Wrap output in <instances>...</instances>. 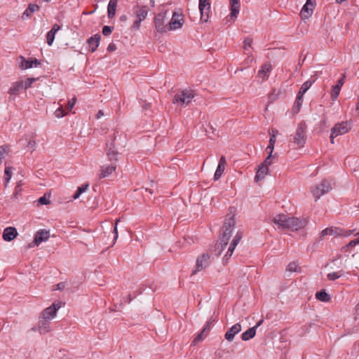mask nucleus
Masks as SVG:
<instances>
[{
  "mask_svg": "<svg viewBox=\"0 0 359 359\" xmlns=\"http://www.w3.org/2000/svg\"><path fill=\"white\" fill-rule=\"evenodd\" d=\"M273 221L278 227L292 231L304 228L309 222L306 218L299 219L294 217H288L284 214L277 215Z\"/></svg>",
  "mask_w": 359,
  "mask_h": 359,
  "instance_id": "obj_1",
  "label": "nucleus"
},
{
  "mask_svg": "<svg viewBox=\"0 0 359 359\" xmlns=\"http://www.w3.org/2000/svg\"><path fill=\"white\" fill-rule=\"evenodd\" d=\"M236 224L234 215H228L222 226V237L216 244V249L218 250L217 255H220L224 249L226 247Z\"/></svg>",
  "mask_w": 359,
  "mask_h": 359,
  "instance_id": "obj_2",
  "label": "nucleus"
},
{
  "mask_svg": "<svg viewBox=\"0 0 359 359\" xmlns=\"http://www.w3.org/2000/svg\"><path fill=\"white\" fill-rule=\"evenodd\" d=\"M306 124L305 122H300L297 125L295 133L290 135V142L295 144L297 147H303L306 140Z\"/></svg>",
  "mask_w": 359,
  "mask_h": 359,
  "instance_id": "obj_3",
  "label": "nucleus"
},
{
  "mask_svg": "<svg viewBox=\"0 0 359 359\" xmlns=\"http://www.w3.org/2000/svg\"><path fill=\"white\" fill-rule=\"evenodd\" d=\"M194 97V92L191 89H184L177 92L173 99V103L188 105Z\"/></svg>",
  "mask_w": 359,
  "mask_h": 359,
  "instance_id": "obj_4",
  "label": "nucleus"
},
{
  "mask_svg": "<svg viewBox=\"0 0 359 359\" xmlns=\"http://www.w3.org/2000/svg\"><path fill=\"white\" fill-rule=\"evenodd\" d=\"M351 128V123L350 121H342L336 123L331 129L330 142L334 144V139L337 136L347 133Z\"/></svg>",
  "mask_w": 359,
  "mask_h": 359,
  "instance_id": "obj_5",
  "label": "nucleus"
},
{
  "mask_svg": "<svg viewBox=\"0 0 359 359\" xmlns=\"http://www.w3.org/2000/svg\"><path fill=\"white\" fill-rule=\"evenodd\" d=\"M167 13V11L161 12L154 18V27L157 32L163 34L168 31V25L165 24Z\"/></svg>",
  "mask_w": 359,
  "mask_h": 359,
  "instance_id": "obj_6",
  "label": "nucleus"
},
{
  "mask_svg": "<svg viewBox=\"0 0 359 359\" xmlns=\"http://www.w3.org/2000/svg\"><path fill=\"white\" fill-rule=\"evenodd\" d=\"M332 189V187L330 183L326 180H323L318 185L315 187L311 188V191L313 194V196L315 197L316 201H317L320 196L329 192Z\"/></svg>",
  "mask_w": 359,
  "mask_h": 359,
  "instance_id": "obj_7",
  "label": "nucleus"
},
{
  "mask_svg": "<svg viewBox=\"0 0 359 359\" xmlns=\"http://www.w3.org/2000/svg\"><path fill=\"white\" fill-rule=\"evenodd\" d=\"M111 142H106V155L110 161H117L118 152L116 150L114 141L116 138V133H114L113 135L110 137Z\"/></svg>",
  "mask_w": 359,
  "mask_h": 359,
  "instance_id": "obj_8",
  "label": "nucleus"
},
{
  "mask_svg": "<svg viewBox=\"0 0 359 359\" xmlns=\"http://www.w3.org/2000/svg\"><path fill=\"white\" fill-rule=\"evenodd\" d=\"M64 305L65 303L62 302H55L43 311L41 316L51 321L56 316L57 311Z\"/></svg>",
  "mask_w": 359,
  "mask_h": 359,
  "instance_id": "obj_9",
  "label": "nucleus"
},
{
  "mask_svg": "<svg viewBox=\"0 0 359 359\" xmlns=\"http://www.w3.org/2000/svg\"><path fill=\"white\" fill-rule=\"evenodd\" d=\"M184 23L182 13L175 11L172 13V18L168 23V30H176L181 28Z\"/></svg>",
  "mask_w": 359,
  "mask_h": 359,
  "instance_id": "obj_10",
  "label": "nucleus"
},
{
  "mask_svg": "<svg viewBox=\"0 0 359 359\" xmlns=\"http://www.w3.org/2000/svg\"><path fill=\"white\" fill-rule=\"evenodd\" d=\"M210 264V255L208 253H203L196 259L195 270L192 275L206 269Z\"/></svg>",
  "mask_w": 359,
  "mask_h": 359,
  "instance_id": "obj_11",
  "label": "nucleus"
},
{
  "mask_svg": "<svg viewBox=\"0 0 359 359\" xmlns=\"http://www.w3.org/2000/svg\"><path fill=\"white\" fill-rule=\"evenodd\" d=\"M198 8L201 13V20L203 22H208L210 11V3L209 0H199Z\"/></svg>",
  "mask_w": 359,
  "mask_h": 359,
  "instance_id": "obj_12",
  "label": "nucleus"
},
{
  "mask_svg": "<svg viewBox=\"0 0 359 359\" xmlns=\"http://www.w3.org/2000/svg\"><path fill=\"white\" fill-rule=\"evenodd\" d=\"M242 237H243V233L241 231H238L236 233V234L235 235L231 244L229 245L228 250L224 255V259L226 260H228L231 257L236 245L238 244V243L241 240Z\"/></svg>",
  "mask_w": 359,
  "mask_h": 359,
  "instance_id": "obj_13",
  "label": "nucleus"
},
{
  "mask_svg": "<svg viewBox=\"0 0 359 359\" xmlns=\"http://www.w3.org/2000/svg\"><path fill=\"white\" fill-rule=\"evenodd\" d=\"M215 321L212 318L209 319V320L206 323L205 325L201 330V332L195 337L193 341V344L196 345L198 342L203 340V339L208 334L209 331L210 330L211 324Z\"/></svg>",
  "mask_w": 359,
  "mask_h": 359,
  "instance_id": "obj_14",
  "label": "nucleus"
},
{
  "mask_svg": "<svg viewBox=\"0 0 359 359\" xmlns=\"http://www.w3.org/2000/svg\"><path fill=\"white\" fill-rule=\"evenodd\" d=\"M242 327L240 323H236L231 327L225 333L224 338L228 341H232L236 334L241 331Z\"/></svg>",
  "mask_w": 359,
  "mask_h": 359,
  "instance_id": "obj_15",
  "label": "nucleus"
},
{
  "mask_svg": "<svg viewBox=\"0 0 359 359\" xmlns=\"http://www.w3.org/2000/svg\"><path fill=\"white\" fill-rule=\"evenodd\" d=\"M49 231L41 229L36 233L33 243L34 245L38 246L42 242L47 241L49 238Z\"/></svg>",
  "mask_w": 359,
  "mask_h": 359,
  "instance_id": "obj_16",
  "label": "nucleus"
},
{
  "mask_svg": "<svg viewBox=\"0 0 359 359\" xmlns=\"http://www.w3.org/2000/svg\"><path fill=\"white\" fill-rule=\"evenodd\" d=\"M18 235V233L15 227L8 226L4 229L2 237L5 241L10 242L14 240Z\"/></svg>",
  "mask_w": 359,
  "mask_h": 359,
  "instance_id": "obj_17",
  "label": "nucleus"
},
{
  "mask_svg": "<svg viewBox=\"0 0 359 359\" xmlns=\"http://www.w3.org/2000/svg\"><path fill=\"white\" fill-rule=\"evenodd\" d=\"M38 331L40 334H46L50 331V320L40 316L38 323Z\"/></svg>",
  "mask_w": 359,
  "mask_h": 359,
  "instance_id": "obj_18",
  "label": "nucleus"
},
{
  "mask_svg": "<svg viewBox=\"0 0 359 359\" xmlns=\"http://www.w3.org/2000/svg\"><path fill=\"white\" fill-rule=\"evenodd\" d=\"M271 65L269 63H265L262 67L261 69L258 71L257 76L259 78L262 79V81H265L268 79L269 77L270 73L271 72Z\"/></svg>",
  "mask_w": 359,
  "mask_h": 359,
  "instance_id": "obj_19",
  "label": "nucleus"
},
{
  "mask_svg": "<svg viewBox=\"0 0 359 359\" xmlns=\"http://www.w3.org/2000/svg\"><path fill=\"white\" fill-rule=\"evenodd\" d=\"M116 169V165L111 163L108 165H102L100 168V178H104L111 175Z\"/></svg>",
  "mask_w": 359,
  "mask_h": 359,
  "instance_id": "obj_20",
  "label": "nucleus"
},
{
  "mask_svg": "<svg viewBox=\"0 0 359 359\" xmlns=\"http://www.w3.org/2000/svg\"><path fill=\"white\" fill-rule=\"evenodd\" d=\"M341 230H340L339 229H338L337 227L326 228L320 232V239L323 240L327 236H335L341 235Z\"/></svg>",
  "mask_w": 359,
  "mask_h": 359,
  "instance_id": "obj_21",
  "label": "nucleus"
},
{
  "mask_svg": "<svg viewBox=\"0 0 359 359\" xmlns=\"http://www.w3.org/2000/svg\"><path fill=\"white\" fill-rule=\"evenodd\" d=\"M226 163V162L225 157L224 156H221L219 161L218 166L215 172V175H214L215 180H217L222 176V173L224 171Z\"/></svg>",
  "mask_w": 359,
  "mask_h": 359,
  "instance_id": "obj_22",
  "label": "nucleus"
},
{
  "mask_svg": "<svg viewBox=\"0 0 359 359\" xmlns=\"http://www.w3.org/2000/svg\"><path fill=\"white\" fill-rule=\"evenodd\" d=\"M101 36L99 34H96L94 36L90 37L88 39V43L92 53L95 52L99 46Z\"/></svg>",
  "mask_w": 359,
  "mask_h": 359,
  "instance_id": "obj_23",
  "label": "nucleus"
},
{
  "mask_svg": "<svg viewBox=\"0 0 359 359\" xmlns=\"http://www.w3.org/2000/svg\"><path fill=\"white\" fill-rule=\"evenodd\" d=\"M269 172V168L264 166V165H259L255 177V181L256 182L262 180L265 176L267 175Z\"/></svg>",
  "mask_w": 359,
  "mask_h": 359,
  "instance_id": "obj_24",
  "label": "nucleus"
},
{
  "mask_svg": "<svg viewBox=\"0 0 359 359\" xmlns=\"http://www.w3.org/2000/svg\"><path fill=\"white\" fill-rule=\"evenodd\" d=\"M231 13L230 16L231 18H237V15L240 10V0H230Z\"/></svg>",
  "mask_w": 359,
  "mask_h": 359,
  "instance_id": "obj_25",
  "label": "nucleus"
},
{
  "mask_svg": "<svg viewBox=\"0 0 359 359\" xmlns=\"http://www.w3.org/2000/svg\"><path fill=\"white\" fill-rule=\"evenodd\" d=\"M60 29V26L55 24L52 29L47 33L46 39H47V43L49 46H51L54 41L55 39V35L57 31Z\"/></svg>",
  "mask_w": 359,
  "mask_h": 359,
  "instance_id": "obj_26",
  "label": "nucleus"
},
{
  "mask_svg": "<svg viewBox=\"0 0 359 359\" xmlns=\"http://www.w3.org/2000/svg\"><path fill=\"white\" fill-rule=\"evenodd\" d=\"M136 17L140 20H144L146 19L148 15V10L146 6H136Z\"/></svg>",
  "mask_w": 359,
  "mask_h": 359,
  "instance_id": "obj_27",
  "label": "nucleus"
},
{
  "mask_svg": "<svg viewBox=\"0 0 359 359\" xmlns=\"http://www.w3.org/2000/svg\"><path fill=\"white\" fill-rule=\"evenodd\" d=\"M314 7H311L308 4H305L301 10L300 15L303 20L308 19L311 16Z\"/></svg>",
  "mask_w": 359,
  "mask_h": 359,
  "instance_id": "obj_28",
  "label": "nucleus"
},
{
  "mask_svg": "<svg viewBox=\"0 0 359 359\" xmlns=\"http://www.w3.org/2000/svg\"><path fill=\"white\" fill-rule=\"evenodd\" d=\"M118 0H110L107 6V15L109 18H113L116 14Z\"/></svg>",
  "mask_w": 359,
  "mask_h": 359,
  "instance_id": "obj_29",
  "label": "nucleus"
},
{
  "mask_svg": "<svg viewBox=\"0 0 359 359\" xmlns=\"http://www.w3.org/2000/svg\"><path fill=\"white\" fill-rule=\"evenodd\" d=\"M41 65V61L36 58L25 59L24 58V69L37 67Z\"/></svg>",
  "mask_w": 359,
  "mask_h": 359,
  "instance_id": "obj_30",
  "label": "nucleus"
},
{
  "mask_svg": "<svg viewBox=\"0 0 359 359\" xmlns=\"http://www.w3.org/2000/svg\"><path fill=\"white\" fill-rule=\"evenodd\" d=\"M26 146L25 149L27 152L32 153L36 148V141L34 140L32 137L29 138H26Z\"/></svg>",
  "mask_w": 359,
  "mask_h": 359,
  "instance_id": "obj_31",
  "label": "nucleus"
},
{
  "mask_svg": "<svg viewBox=\"0 0 359 359\" xmlns=\"http://www.w3.org/2000/svg\"><path fill=\"white\" fill-rule=\"evenodd\" d=\"M316 298L323 302H328L331 299L330 296L324 290L317 292L316 293Z\"/></svg>",
  "mask_w": 359,
  "mask_h": 359,
  "instance_id": "obj_32",
  "label": "nucleus"
},
{
  "mask_svg": "<svg viewBox=\"0 0 359 359\" xmlns=\"http://www.w3.org/2000/svg\"><path fill=\"white\" fill-rule=\"evenodd\" d=\"M255 327H250L247 331L244 332L241 335V339L243 341H248L255 336Z\"/></svg>",
  "mask_w": 359,
  "mask_h": 359,
  "instance_id": "obj_33",
  "label": "nucleus"
},
{
  "mask_svg": "<svg viewBox=\"0 0 359 359\" xmlns=\"http://www.w3.org/2000/svg\"><path fill=\"white\" fill-rule=\"evenodd\" d=\"M22 88V81H17L9 90L11 95H15L20 93V90Z\"/></svg>",
  "mask_w": 359,
  "mask_h": 359,
  "instance_id": "obj_34",
  "label": "nucleus"
},
{
  "mask_svg": "<svg viewBox=\"0 0 359 359\" xmlns=\"http://www.w3.org/2000/svg\"><path fill=\"white\" fill-rule=\"evenodd\" d=\"M302 102L303 97L297 95L295 102L292 107V112L294 114H297L299 111Z\"/></svg>",
  "mask_w": 359,
  "mask_h": 359,
  "instance_id": "obj_35",
  "label": "nucleus"
},
{
  "mask_svg": "<svg viewBox=\"0 0 359 359\" xmlns=\"http://www.w3.org/2000/svg\"><path fill=\"white\" fill-rule=\"evenodd\" d=\"M40 7L35 4H29L28 5L27 8L24 11V15H26L27 17H31L32 13L35 11H39Z\"/></svg>",
  "mask_w": 359,
  "mask_h": 359,
  "instance_id": "obj_36",
  "label": "nucleus"
},
{
  "mask_svg": "<svg viewBox=\"0 0 359 359\" xmlns=\"http://www.w3.org/2000/svg\"><path fill=\"white\" fill-rule=\"evenodd\" d=\"M311 85H312V82L311 81H305L302 85V86H301V88H300L297 95L303 97L304 95L305 94V93L310 88Z\"/></svg>",
  "mask_w": 359,
  "mask_h": 359,
  "instance_id": "obj_37",
  "label": "nucleus"
},
{
  "mask_svg": "<svg viewBox=\"0 0 359 359\" xmlns=\"http://www.w3.org/2000/svg\"><path fill=\"white\" fill-rule=\"evenodd\" d=\"M4 174L5 187H6L12 177V168L10 166L6 167Z\"/></svg>",
  "mask_w": 359,
  "mask_h": 359,
  "instance_id": "obj_38",
  "label": "nucleus"
},
{
  "mask_svg": "<svg viewBox=\"0 0 359 359\" xmlns=\"http://www.w3.org/2000/svg\"><path fill=\"white\" fill-rule=\"evenodd\" d=\"M275 143H276V134H273L270 137L269 145L266 147V150H269V153H273V149H274Z\"/></svg>",
  "mask_w": 359,
  "mask_h": 359,
  "instance_id": "obj_39",
  "label": "nucleus"
},
{
  "mask_svg": "<svg viewBox=\"0 0 359 359\" xmlns=\"http://www.w3.org/2000/svg\"><path fill=\"white\" fill-rule=\"evenodd\" d=\"M287 271L290 272H299L300 271V267L297 262H292L287 265Z\"/></svg>",
  "mask_w": 359,
  "mask_h": 359,
  "instance_id": "obj_40",
  "label": "nucleus"
},
{
  "mask_svg": "<svg viewBox=\"0 0 359 359\" xmlns=\"http://www.w3.org/2000/svg\"><path fill=\"white\" fill-rule=\"evenodd\" d=\"M252 43V39H251V38L248 37L244 40L243 49L245 51V54H248V53H250L248 50H249V48H251Z\"/></svg>",
  "mask_w": 359,
  "mask_h": 359,
  "instance_id": "obj_41",
  "label": "nucleus"
},
{
  "mask_svg": "<svg viewBox=\"0 0 359 359\" xmlns=\"http://www.w3.org/2000/svg\"><path fill=\"white\" fill-rule=\"evenodd\" d=\"M21 191H22V189H21V181L18 182V184L15 189V191L11 197L12 199H14V198H18V196H20L21 195Z\"/></svg>",
  "mask_w": 359,
  "mask_h": 359,
  "instance_id": "obj_42",
  "label": "nucleus"
},
{
  "mask_svg": "<svg viewBox=\"0 0 359 359\" xmlns=\"http://www.w3.org/2000/svg\"><path fill=\"white\" fill-rule=\"evenodd\" d=\"M340 90H341V88L336 86H333L332 93H331V98L332 100H337V98L340 93Z\"/></svg>",
  "mask_w": 359,
  "mask_h": 359,
  "instance_id": "obj_43",
  "label": "nucleus"
},
{
  "mask_svg": "<svg viewBox=\"0 0 359 359\" xmlns=\"http://www.w3.org/2000/svg\"><path fill=\"white\" fill-rule=\"evenodd\" d=\"M341 276L339 272H332L327 274V277L329 280H334Z\"/></svg>",
  "mask_w": 359,
  "mask_h": 359,
  "instance_id": "obj_44",
  "label": "nucleus"
},
{
  "mask_svg": "<svg viewBox=\"0 0 359 359\" xmlns=\"http://www.w3.org/2000/svg\"><path fill=\"white\" fill-rule=\"evenodd\" d=\"M271 156H272V153L269 152L268 156L266 158V159L264 161V162H262L260 165H264V166H266L267 168H269V166L271 165L272 163V161L271 159Z\"/></svg>",
  "mask_w": 359,
  "mask_h": 359,
  "instance_id": "obj_45",
  "label": "nucleus"
},
{
  "mask_svg": "<svg viewBox=\"0 0 359 359\" xmlns=\"http://www.w3.org/2000/svg\"><path fill=\"white\" fill-rule=\"evenodd\" d=\"M39 78H27L25 83V89L29 88L32 84L36 81Z\"/></svg>",
  "mask_w": 359,
  "mask_h": 359,
  "instance_id": "obj_46",
  "label": "nucleus"
},
{
  "mask_svg": "<svg viewBox=\"0 0 359 359\" xmlns=\"http://www.w3.org/2000/svg\"><path fill=\"white\" fill-rule=\"evenodd\" d=\"M114 27L110 26H104L102 28V34L104 36H109L112 32Z\"/></svg>",
  "mask_w": 359,
  "mask_h": 359,
  "instance_id": "obj_47",
  "label": "nucleus"
},
{
  "mask_svg": "<svg viewBox=\"0 0 359 359\" xmlns=\"http://www.w3.org/2000/svg\"><path fill=\"white\" fill-rule=\"evenodd\" d=\"M38 201L41 205H48L50 203L49 198H46V194L43 196L40 197Z\"/></svg>",
  "mask_w": 359,
  "mask_h": 359,
  "instance_id": "obj_48",
  "label": "nucleus"
},
{
  "mask_svg": "<svg viewBox=\"0 0 359 359\" xmlns=\"http://www.w3.org/2000/svg\"><path fill=\"white\" fill-rule=\"evenodd\" d=\"M6 149H7L6 146L0 147V160L1 161H2V159L4 158L5 154L7 153Z\"/></svg>",
  "mask_w": 359,
  "mask_h": 359,
  "instance_id": "obj_49",
  "label": "nucleus"
},
{
  "mask_svg": "<svg viewBox=\"0 0 359 359\" xmlns=\"http://www.w3.org/2000/svg\"><path fill=\"white\" fill-rule=\"evenodd\" d=\"M358 235H359V233H358ZM359 243V237L356 239H354V240H352L351 241L346 245L347 248H349V247H354L357 244Z\"/></svg>",
  "mask_w": 359,
  "mask_h": 359,
  "instance_id": "obj_50",
  "label": "nucleus"
},
{
  "mask_svg": "<svg viewBox=\"0 0 359 359\" xmlns=\"http://www.w3.org/2000/svg\"><path fill=\"white\" fill-rule=\"evenodd\" d=\"M65 115L62 107H60L55 111V116L57 117H63Z\"/></svg>",
  "mask_w": 359,
  "mask_h": 359,
  "instance_id": "obj_51",
  "label": "nucleus"
},
{
  "mask_svg": "<svg viewBox=\"0 0 359 359\" xmlns=\"http://www.w3.org/2000/svg\"><path fill=\"white\" fill-rule=\"evenodd\" d=\"M76 102V97H73L72 100H69V101L68 102V103H67V109H68L69 110H71V109L74 107V104H75Z\"/></svg>",
  "mask_w": 359,
  "mask_h": 359,
  "instance_id": "obj_52",
  "label": "nucleus"
},
{
  "mask_svg": "<svg viewBox=\"0 0 359 359\" xmlns=\"http://www.w3.org/2000/svg\"><path fill=\"white\" fill-rule=\"evenodd\" d=\"M345 77H346V75L343 74L342 77L338 80L337 84L336 85V86L341 88V86L344 85V83L345 82Z\"/></svg>",
  "mask_w": 359,
  "mask_h": 359,
  "instance_id": "obj_53",
  "label": "nucleus"
},
{
  "mask_svg": "<svg viewBox=\"0 0 359 359\" xmlns=\"http://www.w3.org/2000/svg\"><path fill=\"white\" fill-rule=\"evenodd\" d=\"M142 21V20H140V19L137 18V20L133 22V27L135 29H138L140 27Z\"/></svg>",
  "mask_w": 359,
  "mask_h": 359,
  "instance_id": "obj_54",
  "label": "nucleus"
},
{
  "mask_svg": "<svg viewBox=\"0 0 359 359\" xmlns=\"http://www.w3.org/2000/svg\"><path fill=\"white\" fill-rule=\"evenodd\" d=\"M116 50V44L113 43H111L109 44L108 47H107V50L109 52H114Z\"/></svg>",
  "mask_w": 359,
  "mask_h": 359,
  "instance_id": "obj_55",
  "label": "nucleus"
},
{
  "mask_svg": "<svg viewBox=\"0 0 359 359\" xmlns=\"http://www.w3.org/2000/svg\"><path fill=\"white\" fill-rule=\"evenodd\" d=\"M65 287V283L63 282L59 283L56 285V290H62Z\"/></svg>",
  "mask_w": 359,
  "mask_h": 359,
  "instance_id": "obj_56",
  "label": "nucleus"
},
{
  "mask_svg": "<svg viewBox=\"0 0 359 359\" xmlns=\"http://www.w3.org/2000/svg\"><path fill=\"white\" fill-rule=\"evenodd\" d=\"M88 184L82 185L81 187H78V190L82 194L88 189Z\"/></svg>",
  "mask_w": 359,
  "mask_h": 359,
  "instance_id": "obj_57",
  "label": "nucleus"
},
{
  "mask_svg": "<svg viewBox=\"0 0 359 359\" xmlns=\"http://www.w3.org/2000/svg\"><path fill=\"white\" fill-rule=\"evenodd\" d=\"M114 243H113V245L115 243V241L117 240L118 238V229H117V226H114Z\"/></svg>",
  "mask_w": 359,
  "mask_h": 359,
  "instance_id": "obj_58",
  "label": "nucleus"
},
{
  "mask_svg": "<svg viewBox=\"0 0 359 359\" xmlns=\"http://www.w3.org/2000/svg\"><path fill=\"white\" fill-rule=\"evenodd\" d=\"M306 3L308 4V5H310L311 7H314L316 0H306Z\"/></svg>",
  "mask_w": 359,
  "mask_h": 359,
  "instance_id": "obj_59",
  "label": "nucleus"
},
{
  "mask_svg": "<svg viewBox=\"0 0 359 359\" xmlns=\"http://www.w3.org/2000/svg\"><path fill=\"white\" fill-rule=\"evenodd\" d=\"M248 55H248V58L246 59L247 63L252 62L253 61V58L252 57V53H248Z\"/></svg>",
  "mask_w": 359,
  "mask_h": 359,
  "instance_id": "obj_60",
  "label": "nucleus"
},
{
  "mask_svg": "<svg viewBox=\"0 0 359 359\" xmlns=\"http://www.w3.org/2000/svg\"><path fill=\"white\" fill-rule=\"evenodd\" d=\"M81 194V193L77 189V191H76V193L73 196V198L74 199H77L80 196Z\"/></svg>",
  "mask_w": 359,
  "mask_h": 359,
  "instance_id": "obj_61",
  "label": "nucleus"
},
{
  "mask_svg": "<svg viewBox=\"0 0 359 359\" xmlns=\"http://www.w3.org/2000/svg\"><path fill=\"white\" fill-rule=\"evenodd\" d=\"M81 194V193L77 189V191H76V193L73 196V198L74 199H77L80 196Z\"/></svg>",
  "mask_w": 359,
  "mask_h": 359,
  "instance_id": "obj_62",
  "label": "nucleus"
},
{
  "mask_svg": "<svg viewBox=\"0 0 359 359\" xmlns=\"http://www.w3.org/2000/svg\"><path fill=\"white\" fill-rule=\"evenodd\" d=\"M81 194V193L77 189V191H76V193L73 196V198L74 199H77L80 196Z\"/></svg>",
  "mask_w": 359,
  "mask_h": 359,
  "instance_id": "obj_63",
  "label": "nucleus"
},
{
  "mask_svg": "<svg viewBox=\"0 0 359 359\" xmlns=\"http://www.w3.org/2000/svg\"><path fill=\"white\" fill-rule=\"evenodd\" d=\"M264 322V319H260L257 323L256 324L255 326H254L253 327H255V330H257V327H259Z\"/></svg>",
  "mask_w": 359,
  "mask_h": 359,
  "instance_id": "obj_64",
  "label": "nucleus"
}]
</instances>
